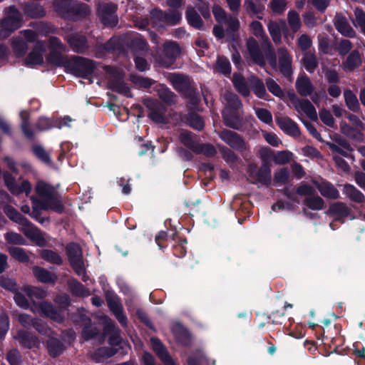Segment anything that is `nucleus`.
Segmentation results:
<instances>
[{"label":"nucleus","mask_w":365,"mask_h":365,"mask_svg":"<svg viewBox=\"0 0 365 365\" xmlns=\"http://www.w3.org/2000/svg\"><path fill=\"white\" fill-rule=\"evenodd\" d=\"M269 6L275 14H282L286 10V0H270Z\"/></svg>","instance_id":"nucleus-56"},{"label":"nucleus","mask_w":365,"mask_h":365,"mask_svg":"<svg viewBox=\"0 0 365 365\" xmlns=\"http://www.w3.org/2000/svg\"><path fill=\"white\" fill-rule=\"evenodd\" d=\"M250 86L255 93L260 98H264L266 95V89L263 82L257 78H250Z\"/></svg>","instance_id":"nucleus-49"},{"label":"nucleus","mask_w":365,"mask_h":365,"mask_svg":"<svg viewBox=\"0 0 365 365\" xmlns=\"http://www.w3.org/2000/svg\"><path fill=\"white\" fill-rule=\"evenodd\" d=\"M94 63L80 56H73L69 59L67 68L78 76H83L91 73L94 69Z\"/></svg>","instance_id":"nucleus-5"},{"label":"nucleus","mask_w":365,"mask_h":365,"mask_svg":"<svg viewBox=\"0 0 365 365\" xmlns=\"http://www.w3.org/2000/svg\"><path fill=\"white\" fill-rule=\"evenodd\" d=\"M295 87L298 93L304 97L311 96L314 91V86L310 79L306 75H302L297 78Z\"/></svg>","instance_id":"nucleus-24"},{"label":"nucleus","mask_w":365,"mask_h":365,"mask_svg":"<svg viewBox=\"0 0 365 365\" xmlns=\"http://www.w3.org/2000/svg\"><path fill=\"white\" fill-rule=\"evenodd\" d=\"M276 123L286 134L295 138L299 136L300 131L297 123L289 117L277 118Z\"/></svg>","instance_id":"nucleus-18"},{"label":"nucleus","mask_w":365,"mask_h":365,"mask_svg":"<svg viewBox=\"0 0 365 365\" xmlns=\"http://www.w3.org/2000/svg\"><path fill=\"white\" fill-rule=\"evenodd\" d=\"M292 155V153L288 150L278 151L273 155L272 160L277 165H284L291 160Z\"/></svg>","instance_id":"nucleus-54"},{"label":"nucleus","mask_w":365,"mask_h":365,"mask_svg":"<svg viewBox=\"0 0 365 365\" xmlns=\"http://www.w3.org/2000/svg\"><path fill=\"white\" fill-rule=\"evenodd\" d=\"M14 339L27 349L38 348L41 344L40 339L36 335L24 329L18 330Z\"/></svg>","instance_id":"nucleus-12"},{"label":"nucleus","mask_w":365,"mask_h":365,"mask_svg":"<svg viewBox=\"0 0 365 365\" xmlns=\"http://www.w3.org/2000/svg\"><path fill=\"white\" fill-rule=\"evenodd\" d=\"M35 190L39 200L35 197H31L33 204L32 217L38 219L40 210H51L58 213H61L63 211V206L53 187L43 181H39L37 182Z\"/></svg>","instance_id":"nucleus-1"},{"label":"nucleus","mask_w":365,"mask_h":365,"mask_svg":"<svg viewBox=\"0 0 365 365\" xmlns=\"http://www.w3.org/2000/svg\"><path fill=\"white\" fill-rule=\"evenodd\" d=\"M247 46L252 59L258 65L264 66L265 65V60L259 49L258 43L254 38H250L247 42Z\"/></svg>","instance_id":"nucleus-25"},{"label":"nucleus","mask_w":365,"mask_h":365,"mask_svg":"<svg viewBox=\"0 0 365 365\" xmlns=\"http://www.w3.org/2000/svg\"><path fill=\"white\" fill-rule=\"evenodd\" d=\"M5 239L10 244L24 245H26V240L19 233L8 232L5 235Z\"/></svg>","instance_id":"nucleus-57"},{"label":"nucleus","mask_w":365,"mask_h":365,"mask_svg":"<svg viewBox=\"0 0 365 365\" xmlns=\"http://www.w3.org/2000/svg\"><path fill=\"white\" fill-rule=\"evenodd\" d=\"M54 7L60 14L68 16L69 13L75 12L81 15H87L90 11L87 6L81 5L77 9H74L72 4V0H56Z\"/></svg>","instance_id":"nucleus-10"},{"label":"nucleus","mask_w":365,"mask_h":365,"mask_svg":"<svg viewBox=\"0 0 365 365\" xmlns=\"http://www.w3.org/2000/svg\"><path fill=\"white\" fill-rule=\"evenodd\" d=\"M250 28L252 32L256 37L262 40L268 39L263 29L262 24L259 21H253L250 24Z\"/></svg>","instance_id":"nucleus-58"},{"label":"nucleus","mask_w":365,"mask_h":365,"mask_svg":"<svg viewBox=\"0 0 365 365\" xmlns=\"http://www.w3.org/2000/svg\"><path fill=\"white\" fill-rule=\"evenodd\" d=\"M20 230L33 242L38 246H43L46 244V240L42 232L34 226L29 220L25 223Z\"/></svg>","instance_id":"nucleus-14"},{"label":"nucleus","mask_w":365,"mask_h":365,"mask_svg":"<svg viewBox=\"0 0 365 365\" xmlns=\"http://www.w3.org/2000/svg\"><path fill=\"white\" fill-rule=\"evenodd\" d=\"M217 69L225 75L230 74L231 72V65L229 60L225 57H218Z\"/></svg>","instance_id":"nucleus-60"},{"label":"nucleus","mask_w":365,"mask_h":365,"mask_svg":"<svg viewBox=\"0 0 365 365\" xmlns=\"http://www.w3.org/2000/svg\"><path fill=\"white\" fill-rule=\"evenodd\" d=\"M220 139L235 150L245 152L249 149L248 144L237 133L230 130H222L218 133Z\"/></svg>","instance_id":"nucleus-6"},{"label":"nucleus","mask_w":365,"mask_h":365,"mask_svg":"<svg viewBox=\"0 0 365 365\" xmlns=\"http://www.w3.org/2000/svg\"><path fill=\"white\" fill-rule=\"evenodd\" d=\"M237 110H231L224 108L222 111V118L226 126L231 128L239 130L242 126V118L237 113Z\"/></svg>","instance_id":"nucleus-23"},{"label":"nucleus","mask_w":365,"mask_h":365,"mask_svg":"<svg viewBox=\"0 0 365 365\" xmlns=\"http://www.w3.org/2000/svg\"><path fill=\"white\" fill-rule=\"evenodd\" d=\"M151 15L153 18H158L161 21L169 25L177 24L181 20V14L177 11H171L166 13L155 9L152 11Z\"/></svg>","instance_id":"nucleus-21"},{"label":"nucleus","mask_w":365,"mask_h":365,"mask_svg":"<svg viewBox=\"0 0 365 365\" xmlns=\"http://www.w3.org/2000/svg\"><path fill=\"white\" fill-rule=\"evenodd\" d=\"M302 62L304 68L309 73H313L318 66L317 58L312 53H305Z\"/></svg>","instance_id":"nucleus-41"},{"label":"nucleus","mask_w":365,"mask_h":365,"mask_svg":"<svg viewBox=\"0 0 365 365\" xmlns=\"http://www.w3.org/2000/svg\"><path fill=\"white\" fill-rule=\"evenodd\" d=\"M159 97L165 103H171L175 101V94L168 88L160 86L158 90Z\"/></svg>","instance_id":"nucleus-55"},{"label":"nucleus","mask_w":365,"mask_h":365,"mask_svg":"<svg viewBox=\"0 0 365 365\" xmlns=\"http://www.w3.org/2000/svg\"><path fill=\"white\" fill-rule=\"evenodd\" d=\"M327 214L334 216L336 220H340L350 214V209L344 202H336L330 205Z\"/></svg>","instance_id":"nucleus-27"},{"label":"nucleus","mask_w":365,"mask_h":365,"mask_svg":"<svg viewBox=\"0 0 365 365\" xmlns=\"http://www.w3.org/2000/svg\"><path fill=\"white\" fill-rule=\"evenodd\" d=\"M6 215L13 221L21 225L27 223L28 220L23 217L16 209L11 206H6L4 208Z\"/></svg>","instance_id":"nucleus-45"},{"label":"nucleus","mask_w":365,"mask_h":365,"mask_svg":"<svg viewBox=\"0 0 365 365\" xmlns=\"http://www.w3.org/2000/svg\"><path fill=\"white\" fill-rule=\"evenodd\" d=\"M31 310L34 313H41L57 322H61L63 319L61 313L56 311L53 305L46 302H42L38 306L31 307Z\"/></svg>","instance_id":"nucleus-15"},{"label":"nucleus","mask_w":365,"mask_h":365,"mask_svg":"<svg viewBox=\"0 0 365 365\" xmlns=\"http://www.w3.org/2000/svg\"><path fill=\"white\" fill-rule=\"evenodd\" d=\"M343 193L351 201L361 203L365 201L364 194L357 190L353 185L345 184L343 188Z\"/></svg>","instance_id":"nucleus-30"},{"label":"nucleus","mask_w":365,"mask_h":365,"mask_svg":"<svg viewBox=\"0 0 365 365\" xmlns=\"http://www.w3.org/2000/svg\"><path fill=\"white\" fill-rule=\"evenodd\" d=\"M65 51H50V53L47 57V61L56 66H65L67 67L69 60L63 56V53Z\"/></svg>","instance_id":"nucleus-32"},{"label":"nucleus","mask_w":365,"mask_h":365,"mask_svg":"<svg viewBox=\"0 0 365 365\" xmlns=\"http://www.w3.org/2000/svg\"><path fill=\"white\" fill-rule=\"evenodd\" d=\"M41 257L46 262L55 264H61L63 259L58 253L51 250H43L40 253Z\"/></svg>","instance_id":"nucleus-42"},{"label":"nucleus","mask_w":365,"mask_h":365,"mask_svg":"<svg viewBox=\"0 0 365 365\" xmlns=\"http://www.w3.org/2000/svg\"><path fill=\"white\" fill-rule=\"evenodd\" d=\"M354 18L352 19V24L356 28H359L361 31L365 35V12L356 8L354 11Z\"/></svg>","instance_id":"nucleus-44"},{"label":"nucleus","mask_w":365,"mask_h":365,"mask_svg":"<svg viewBox=\"0 0 365 365\" xmlns=\"http://www.w3.org/2000/svg\"><path fill=\"white\" fill-rule=\"evenodd\" d=\"M361 57L357 51H353L347 57L344 63V69L346 72H350L361 65Z\"/></svg>","instance_id":"nucleus-34"},{"label":"nucleus","mask_w":365,"mask_h":365,"mask_svg":"<svg viewBox=\"0 0 365 365\" xmlns=\"http://www.w3.org/2000/svg\"><path fill=\"white\" fill-rule=\"evenodd\" d=\"M32 269L34 277L42 283H53L57 280L54 274L43 267L34 266Z\"/></svg>","instance_id":"nucleus-29"},{"label":"nucleus","mask_w":365,"mask_h":365,"mask_svg":"<svg viewBox=\"0 0 365 365\" xmlns=\"http://www.w3.org/2000/svg\"><path fill=\"white\" fill-rule=\"evenodd\" d=\"M109 307L115 314L118 322L124 327L127 325V320L125 316L123 313L122 307L120 304L115 302H109Z\"/></svg>","instance_id":"nucleus-48"},{"label":"nucleus","mask_w":365,"mask_h":365,"mask_svg":"<svg viewBox=\"0 0 365 365\" xmlns=\"http://www.w3.org/2000/svg\"><path fill=\"white\" fill-rule=\"evenodd\" d=\"M279 63L281 72L284 76L289 77L292 73V58L286 48H280L278 51Z\"/></svg>","instance_id":"nucleus-22"},{"label":"nucleus","mask_w":365,"mask_h":365,"mask_svg":"<svg viewBox=\"0 0 365 365\" xmlns=\"http://www.w3.org/2000/svg\"><path fill=\"white\" fill-rule=\"evenodd\" d=\"M304 203L313 210H321L325 207L324 200L316 194L307 197L304 199Z\"/></svg>","instance_id":"nucleus-38"},{"label":"nucleus","mask_w":365,"mask_h":365,"mask_svg":"<svg viewBox=\"0 0 365 365\" xmlns=\"http://www.w3.org/2000/svg\"><path fill=\"white\" fill-rule=\"evenodd\" d=\"M291 102L300 115L305 114L309 118L313 120L317 119V113L315 108L307 99H299L296 95H292L290 98Z\"/></svg>","instance_id":"nucleus-8"},{"label":"nucleus","mask_w":365,"mask_h":365,"mask_svg":"<svg viewBox=\"0 0 365 365\" xmlns=\"http://www.w3.org/2000/svg\"><path fill=\"white\" fill-rule=\"evenodd\" d=\"M180 141L187 147L195 150L197 147L190 132L182 130L180 134Z\"/></svg>","instance_id":"nucleus-61"},{"label":"nucleus","mask_w":365,"mask_h":365,"mask_svg":"<svg viewBox=\"0 0 365 365\" xmlns=\"http://www.w3.org/2000/svg\"><path fill=\"white\" fill-rule=\"evenodd\" d=\"M186 19L188 24L195 29H200L203 26L202 21L200 15L192 6H187L186 11Z\"/></svg>","instance_id":"nucleus-35"},{"label":"nucleus","mask_w":365,"mask_h":365,"mask_svg":"<svg viewBox=\"0 0 365 365\" xmlns=\"http://www.w3.org/2000/svg\"><path fill=\"white\" fill-rule=\"evenodd\" d=\"M8 250L10 255L15 259L21 262H29V256L24 249L17 247H11Z\"/></svg>","instance_id":"nucleus-51"},{"label":"nucleus","mask_w":365,"mask_h":365,"mask_svg":"<svg viewBox=\"0 0 365 365\" xmlns=\"http://www.w3.org/2000/svg\"><path fill=\"white\" fill-rule=\"evenodd\" d=\"M244 8L250 15L253 16L262 14L264 9V6L258 0H245Z\"/></svg>","instance_id":"nucleus-37"},{"label":"nucleus","mask_w":365,"mask_h":365,"mask_svg":"<svg viewBox=\"0 0 365 365\" xmlns=\"http://www.w3.org/2000/svg\"><path fill=\"white\" fill-rule=\"evenodd\" d=\"M150 342L153 350L165 365H177L158 339L151 338Z\"/></svg>","instance_id":"nucleus-17"},{"label":"nucleus","mask_w":365,"mask_h":365,"mask_svg":"<svg viewBox=\"0 0 365 365\" xmlns=\"http://www.w3.org/2000/svg\"><path fill=\"white\" fill-rule=\"evenodd\" d=\"M146 105L150 110L148 115L153 121L156 123L164 122V108L161 105L153 100L148 101Z\"/></svg>","instance_id":"nucleus-28"},{"label":"nucleus","mask_w":365,"mask_h":365,"mask_svg":"<svg viewBox=\"0 0 365 365\" xmlns=\"http://www.w3.org/2000/svg\"><path fill=\"white\" fill-rule=\"evenodd\" d=\"M255 111L257 118L263 123L267 124H271L272 123V115L268 110L255 108Z\"/></svg>","instance_id":"nucleus-62"},{"label":"nucleus","mask_w":365,"mask_h":365,"mask_svg":"<svg viewBox=\"0 0 365 365\" xmlns=\"http://www.w3.org/2000/svg\"><path fill=\"white\" fill-rule=\"evenodd\" d=\"M168 80L173 87L180 92L185 93L190 88L189 78L185 76L176 73L170 74Z\"/></svg>","instance_id":"nucleus-26"},{"label":"nucleus","mask_w":365,"mask_h":365,"mask_svg":"<svg viewBox=\"0 0 365 365\" xmlns=\"http://www.w3.org/2000/svg\"><path fill=\"white\" fill-rule=\"evenodd\" d=\"M72 50L76 53H84L88 48L86 38L84 36L75 34L64 37Z\"/></svg>","instance_id":"nucleus-19"},{"label":"nucleus","mask_w":365,"mask_h":365,"mask_svg":"<svg viewBox=\"0 0 365 365\" xmlns=\"http://www.w3.org/2000/svg\"><path fill=\"white\" fill-rule=\"evenodd\" d=\"M232 81L235 88L240 93L244 96H248L250 95V89L242 76L234 74Z\"/></svg>","instance_id":"nucleus-43"},{"label":"nucleus","mask_w":365,"mask_h":365,"mask_svg":"<svg viewBox=\"0 0 365 365\" xmlns=\"http://www.w3.org/2000/svg\"><path fill=\"white\" fill-rule=\"evenodd\" d=\"M312 182L323 197L332 200L339 197V192L331 182L324 180H312Z\"/></svg>","instance_id":"nucleus-13"},{"label":"nucleus","mask_w":365,"mask_h":365,"mask_svg":"<svg viewBox=\"0 0 365 365\" xmlns=\"http://www.w3.org/2000/svg\"><path fill=\"white\" fill-rule=\"evenodd\" d=\"M287 21L293 32H297L301 27V21L299 14L295 11H289L287 14Z\"/></svg>","instance_id":"nucleus-53"},{"label":"nucleus","mask_w":365,"mask_h":365,"mask_svg":"<svg viewBox=\"0 0 365 365\" xmlns=\"http://www.w3.org/2000/svg\"><path fill=\"white\" fill-rule=\"evenodd\" d=\"M47 349L51 356L56 357L63 352V345L58 339L51 335L47 341Z\"/></svg>","instance_id":"nucleus-36"},{"label":"nucleus","mask_w":365,"mask_h":365,"mask_svg":"<svg viewBox=\"0 0 365 365\" xmlns=\"http://www.w3.org/2000/svg\"><path fill=\"white\" fill-rule=\"evenodd\" d=\"M6 359L10 365H21L22 364L21 354L16 349H13L9 351Z\"/></svg>","instance_id":"nucleus-59"},{"label":"nucleus","mask_w":365,"mask_h":365,"mask_svg":"<svg viewBox=\"0 0 365 365\" xmlns=\"http://www.w3.org/2000/svg\"><path fill=\"white\" fill-rule=\"evenodd\" d=\"M344 97L346 106L350 110L354 113L360 112L361 108L357 97L351 90H344Z\"/></svg>","instance_id":"nucleus-33"},{"label":"nucleus","mask_w":365,"mask_h":365,"mask_svg":"<svg viewBox=\"0 0 365 365\" xmlns=\"http://www.w3.org/2000/svg\"><path fill=\"white\" fill-rule=\"evenodd\" d=\"M66 252L70 264L76 273L81 277L84 282H86L88 277L86 273L81 247L76 243H70L66 246Z\"/></svg>","instance_id":"nucleus-3"},{"label":"nucleus","mask_w":365,"mask_h":365,"mask_svg":"<svg viewBox=\"0 0 365 365\" xmlns=\"http://www.w3.org/2000/svg\"><path fill=\"white\" fill-rule=\"evenodd\" d=\"M24 11L31 18H40L45 15V11L43 7L36 4L26 5Z\"/></svg>","instance_id":"nucleus-47"},{"label":"nucleus","mask_w":365,"mask_h":365,"mask_svg":"<svg viewBox=\"0 0 365 365\" xmlns=\"http://www.w3.org/2000/svg\"><path fill=\"white\" fill-rule=\"evenodd\" d=\"M336 30L343 36L348 38L356 36V31L349 24L346 18L341 15L336 14L334 20Z\"/></svg>","instance_id":"nucleus-20"},{"label":"nucleus","mask_w":365,"mask_h":365,"mask_svg":"<svg viewBox=\"0 0 365 365\" xmlns=\"http://www.w3.org/2000/svg\"><path fill=\"white\" fill-rule=\"evenodd\" d=\"M110 86L114 91L120 93L124 94L128 97L130 96L129 88L125 84V83L123 81H121L120 78H119L116 81L110 82Z\"/></svg>","instance_id":"nucleus-63"},{"label":"nucleus","mask_w":365,"mask_h":365,"mask_svg":"<svg viewBox=\"0 0 365 365\" xmlns=\"http://www.w3.org/2000/svg\"><path fill=\"white\" fill-rule=\"evenodd\" d=\"M116 6L111 3L99 4L98 14L101 22L107 26H115L118 24V16L115 14Z\"/></svg>","instance_id":"nucleus-7"},{"label":"nucleus","mask_w":365,"mask_h":365,"mask_svg":"<svg viewBox=\"0 0 365 365\" xmlns=\"http://www.w3.org/2000/svg\"><path fill=\"white\" fill-rule=\"evenodd\" d=\"M222 98L225 104V108H229L231 110H238L242 107V103L237 96L230 91H225Z\"/></svg>","instance_id":"nucleus-31"},{"label":"nucleus","mask_w":365,"mask_h":365,"mask_svg":"<svg viewBox=\"0 0 365 365\" xmlns=\"http://www.w3.org/2000/svg\"><path fill=\"white\" fill-rule=\"evenodd\" d=\"M21 289L31 300L43 299L46 297V291L38 287L26 285Z\"/></svg>","instance_id":"nucleus-39"},{"label":"nucleus","mask_w":365,"mask_h":365,"mask_svg":"<svg viewBox=\"0 0 365 365\" xmlns=\"http://www.w3.org/2000/svg\"><path fill=\"white\" fill-rule=\"evenodd\" d=\"M105 322L106 323V332H110L112 331V334L110 337V344H118L120 342V336H119V331L117 329L113 322L108 319L107 317H105Z\"/></svg>","instance_id":"nucleus-52"},{"label":"nucleus","mask_w":365,"mask_h":365,"mask_svg":"<svg viewBox=\"0 0 365 365\" xmlns=\"http://www.w3.org/2000/svg\"><path fill=\"white\" fill-rule=\"evenodd\" d=\"M11 45L17 56H23L27 51V45L20 36L13 38Z\"/></svg>","instance_id":"nucleus-46"},{"label":"nucleus","mask_w":365,"mask_h":365,"mask_svg":"<svg viewBox=\"0 0 365 365\" xmlns=\"http://www.w3.org/2000/svg\"><path fill=\"white\" fill-rule=\"evenodd\" d=\"M180 49L178 44L174 41H167L163 44V50L157 56V61L164 67L170 66L179 56Z\"/></svg>","instance_id":"nucleus-4"},{"label":"nucleus","mask_w":365,"mask_h":365,"mask_svg":"<svg viewBox=\"0 0 365 365\" xmlns=\"http://www.w3.org/2000/svg\"><path fill=\"white\" fill-rule=\"evenodd\" d=\"M250 176L255 181L269 184L271 181V168L268 163H263L260 168L255 164L248 167Z\"/></svg>","instance_id":"nucleus-9"},{"label":"nucleus","mask_w":365,"mask_h":365,"mask_svg":"<svg viewBox=\"0 0 365 365\" xmlns=\"http://www.w3.org/2000/svg\"><path fill=\"white\" fill-rule=\"evenodd\" d=\"M269 34L275 43H279L282 39L281 27L275 21H270L267 25Z\"/></svg>","instance_id":"nucleus-50"},{"label":"nucleus","mask_w":365,"mask_h":365,"mask_svg":"<svg viewBox=\"0 0 365 365\" xmlns=\"http://www.w3.org/2000/svg\"><path fill=\"white\" fill-rule=\"evenodd\" d=\"M4 12L6 17L0 21V39L6 38L23 24L22 15L15 6L5 8Z\"/></svg>","instance_id":"nucleus-2"},{"label":"nucleus","mask_w":365,"mask_h":365,"mask_svg":"<svg viewBox=\"0 0 365 365\" xmlns=\"http://www.w3.org/2000/svg\"><path fill=\"white\" fill-rule=\"evenodd\" d=\"M4 179L5 185L12 194L18 195L25 193L26 195H29L31 192V185L29 181L24 180L21 182V185H19L15 178L8 172L4 173Z\"/></svg>","instance_id":"nucleus-11"},{"label":"nucleus","mask_w":365,"mask_h":365,"mask_svg":"<svg viewBox=\"0 0 365 365\" xmlns=\"http://www.w3.org/2000/svg\"><path fill=\"white\" fill-rule=\"evenodd\" d=\"M46 44L42 41H36L34 49L31 51L26 59L27 65L41 64L43 61V54L46 52Z\"/></svg>","instance_id":"nucleus-16"},{"label":"nucleus","mask_w":365,"mask_h":365,"mask_svg":"<svg viewBox=\"0 0 365 365\" xmlns=\"http://www.w3.org/2000/svg\"><path fill=\"white\" fill-rule=\"evenodd\" d=\"M289 172L287 168H280L274 174V181L276 183L284 184L287 182Z\"/></svg>","instance_id":"nucleus-64"},{"label":"nucleus","mask_w":365,"mask_h":365,"mask_svg":"<svg viewBox=\"0 0 365 365\" xmlns=\"http://www.w3.org/2000/svg\"><path fill=\"white\" fill-rule=\"evenodd\" d=\"M20 117L21 119V128L24 134L28 138H33L34 137V131L30 128L29 121V113L26 110H23L20 113Z\"/></svg>","instance_id":"nucleus-40"}]
</instances>
